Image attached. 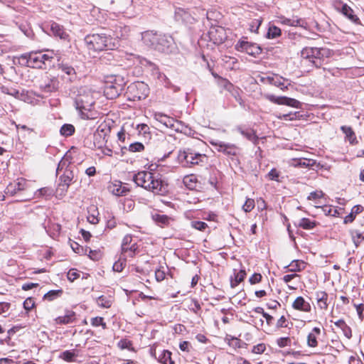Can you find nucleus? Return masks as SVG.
Here are the masks:
<instances>
[{"label":"nucleus","instance_id":"f257e3e1","mask_svg":"<svg viewBox=\"0 0 364 364\" xmlns=\"http://www.w3.org/2000/svg\"><path fill=\"white\" fill-rule=\"evenodd\" d=\"M134 181L138 186L151 191L154 194L163 196L168 191V184L159 174L156 175L149 171H140L134 175Z\"/></svg>","mask_w":364,"mask_h":364},{"label":"nucleus","instance_id":"f03ea898","mask_svg":"<svg viewBox=\"0 0 364 364\" xmlns=\"http://www.w3.org/2000/svg\"><path fill=\"white\" fill-rule=\"evenodd\" d=\"M56 57L58 60H60L58 53H55L53 50H47L46 53L42 51H31L22 54L20 59L25 61L27 66L33 68H45L46 66H50L52 60Z\"/></svg>","mask_w":364,"mask_h":364},{"label":"nucleus","instance_id":"7ed1b4c3","mask_svg":"<svg viewBox=\"0 0 364 364\" xmlns=\"http://www.w3.org/2000/svg\"><path fill=\"white\" fill-rule=\"evenodd\" d=\"M76 109L79 110L83 119H90V116L83 111H90L95 105L92 91L85 87L74 88L72 90Z\"/></svg>","mask_w":364,"mask_h":364},{"label":"nucleus","instance_id":"20e7f679","mask_svg":"<svg viewBox=\"0 0 364 364\" xmlns=\"http://www.w3.org/2000/svg\"><path fill=\"white\" fill-rule=\"evenodd\" d=\"M84 41L87 48L94 51L114 50L117 47L110 36L104 33L89 34L85 36Z\"/></svg>","mask_w":364,"mask_h":364},{"label":"nucleus","instance_id":"39448f33","mask_svg":"<svg viewBox=\"0 0 364 364\" xmlns=\"http://www.w3.org/2000/svg\"><path fill=\"white\" fill-rule=\"evenodd\" d=\"M331 55V50L327 48L305 47L301 51V58L315 68L321 67L323 60Z\"/></svg>","mask_w":364,"mask_h":364},{"label":"nucleus","instance_id":"423d86ee","mask_svg":"<svg viewBox=\"0 0 364 364\" xmlns=\"http://www.w3.org/2000/svg\"><path fill=\"white\" fill-rule=\"evenodd\" d=\"M205 157V154L196 152L192 149H186L180 150L178 154V161L183 166L196 165L202 162V159Z\"/></svg>","mask_w":364,"mask_h":364},{"label":"nucleus","instance_id":"0eeeda50","mask_svg":"<svg viewBox=\"0 0 364 364\" xmlns=\"http://www.w3.org/2000/svg\"><path fill=\"white\" fill-rule=\"evenodd\" d=\"M127 93L129 97L132 100H141L145 99L149 93V88L147 84L144 82H135L129 85L127 87Z\"/></svg>","mask_w":364,"mask_h":364},{"label":"nucleus","instance_id":"6e6552de","mask_svg":"<svg viewBox=\"0 0 364 364\" xmlns=\"http://www.w3.org/2000/svg\"><path fill=\"white\" fill-rule=\"evenodd\" d=\"M75 172L74 168L72 166H68L63 174L60 176V183H58L56 189V193L60 196H64L68 191L70 185L75 182Z\"/></svg>","mask_w":364,"mask_h":364},{"label":"nucleus","instance_id":"1a4fd4ad","mask_svg":"<svg viewBox=\"0 0 364 364\" xmlns=\"http://www.w3.org/2000/svg\"><path fill=\"white\" fill-rule=\"evenodd\" d=\"M119 82L113 85V81L107 80L104 90V94L107 99L113 100L120 95L124 90L125 82L124 78H119Z\"/></svg>","mask_w":364,"mask_h":364},{"label":"nucleus","instance_id":"9d476101","mask_svg":"<svg viewBox=\"0 0 364 364\" xmlns=\"http://www.w3.org/2000/svg\"><path fill=\"white\" fill-rule=\"evenodd\" d=\"M159 40L156 50L164 53H171L175 50L176 43L171 36L161 33Z\"/></svg>","mask_w":364,"mask_h":364},{"label":"nucleus","instance_id":"9b49d317","mask_svg":"<svg viewBox=\"0 0 364 364\" xmlns=\"http://www.w3.org/2000/svg\"><path fill=\"white\" fill-rule=\"evenodd\" d=\"M235 48L238 51L245 52L253 57L259 56L262 51L261 47L256 43H250L245 41H239L235 45Z\"/></svg>","mask_w":364,"mask_h":364},{"label":"nucleus","instance_id":"f8f14e48","mask_svg":"<svg viewBox=\"0 0 364 364\" xmlns=\"http://www.w3.org/2000/svg\"><path fill=\"white\" fill-rule=\"evenodd\" d=\"M264 97L270 102L277 105H287L294 108H301V103L299 100L294 98H290L285 96L276 97L273 95H265Z\"/></svg>","mask_w":364,"mask_h":364},{"label":"nucleus","instance_id":"ddd939ff","mask_svg":"<svg viewBox=\"0 0 364 364\" xmlns=\"http://www.w3.org/2000/svg\"><path fill=\"white\" fill-rule=\"evenodd\" d=\"M210 143L218 151L223 152L227 156H232L237 155V148L234 144L225 143L218 140H211Z\"/></svg>","mask_w":364,"mask_h":364},{"label":"nucleus","instance_id":"4468645a","mask_svg":"<svg viewBox=\"0 0 364 364\" xmlns=\"http://www.w3.org/2000/svg\"><path fill=\"white\" fill-rule=\"evenodd\" d=\"M161 34L154 31H146L141 33V40L144 45L156 50Z\"/></svg>","mask_w":364,"mask_h":364},{"label":"nucleus","instance_id":"2eb2a0df","mask_svg":"<svg viewBox=\"0 0 364 364\" xmlns=\"http://www.w3.org/2000/svg\"><path fill=\"white\" fill-rule=\"evenodd\" d=\"M264 82L269 83L279 87L282 90L288 89V86L284 85V82H288L289 80L285 79L278 75H274L272 76H267L262 79Z\"/></svg>","mask_w":364,"mask_h":364},{"label":"nucleus","instance_id":"dca6fc26","mask_svg":"<svg viewBox=\"0 0 364 364\" xmlns=\"http://www.w3.org/2000/svg\"><path fill=\"white\" fill-rule=\"evenodd\" d=\"M155 118L158 122L164 124L165 127L174 129L175 130H178V127L176 125H178L179 122L178 121L175 120L173 118L161 113L156 114Z\"/></svg>","mask_w":364,"mask_h":364},{"label":"nucleus","instance_id":"f3484780","mask_svg":"<svg viewBox=\"0 0 364 364\" xmlns=\"http://www.w3.org/2000/svg\"><path fill=\"white\" fill-rule=\"evenodd\" d=\"M58 80L55 77H47L40 85V88L45 92H52L58 88Z\"/></svg>","mask_w":364,"mask_h":364},{"label":"nucleus","instance_id":"a211bd4d","mask_svg":"<svg viewBox=\"0 0 364 364\" xmlns=\"http://www.w3.org/2000/svg\"><path fill=\"white\" fill-rule=\"evenodd\" d=\"M108 190L110 193L117 196H125L129 192V189L122 186V183L120 181H114L109 184Z\"/></svg>","mask_w":364,"mask_h":364},{"label":"nucleus","instance_id":"6ab92c4d","mask_svg":"<svg viewBox=\"0 0 364 364\" xmlns=\"http://www.w3.org/2000/svg\"><path fill=\"white\" fill-rule=\"evenodd\" d=\"M292 307L299 311L309 312L311 311V305L306 301L302 296H298L292 304Z\"/></svg>","mask_w":364,"mask_h":364},{"label":"nucleus","instance_id":"aec40b11","mask_svg":"<svg viewBox=\"0 0 364 364\" xmlns=\"http://www.w3.org/2000/svg\"><path fill=\"white\" fill-rule=\"evenodd\" d=\"M105 136L104 129H100V127H98L93 136L94 145L96 148L101 149L104 146L106 141Z\"/></svg>","mask_w":364,"mask_h":364},{"label":"nucleus","instance_id":"412c9836","mask_svg":"<svg viewBox=\"0 0 364 364\" xmlns=\"http://www.w3.org/2000/svg\"><path fill=\"white\" fill-rule=\"evenodd\" d=\"M50 31L53 36L59 37L60 39L65 40L68 37V34L65 31L63 27L55 22L50 24Z\"/></svg>","mask_w":364,"mask_h":364},{"label":"nucleus","instance_id":"4be33fe9","mask_svg":"<svg viewBox=\"0 0 364 364\" xmlns=\"http://www.w3.org/2000/svg\"><path fill=\"white\" fill-rule=\"evenodd\" d=\"M321 334V328L314 327L307 336V345L309 347L314 348L318 345L317 337Z\"/></svg>","mask_w":364,"mask_h":364},{"label":"nucleus","instance_id":"5701e85b","mask_svg":"<svg viewBox=\"0 0 364 364\" xmlns=\"http://www.w3.org/2000/svg\"><path fill=\"white\" fill-rule=\"evenodd\" d=\"M306 264L301 260H294L287 267H285L286 272H296L304 269Z\"/></svg>","mask_w":364,"mask_h":364},{"label":"nucleus","instance_id":"b1692460","mask_svg":"<svg viewBox=\"0 0 364 364\" xmlns=\"http://www.w3.org/2000/svg\"><path fill=\"white\" fill-rule=\"evenodd\" d=\"M75 319V314L73 311H68L65 315L58 316L55 318L57 324H68L73 323Z\"/></svg>","mask_w":364,"mask_h":364},{"label":"nucleus","instance_id":"393cba45","mask_svg":"<svg viewBox=\"0 0 364 364\" xmlns=\"http://www.w3.org/2000/svg\"><path fill=\"white\" fill-rule=\"evenodd\" d=\"M236 272V269H234ZM246 276L245 269H240L238 272L234 273V278L231 277L230 287L232 288L236 287L241 282L244 280Z\"/></svg>","mask_w":364,"mask_h":364},{"label":"nucleus","instance_id":"a878e982","mask_svg":"<svg viewBox=\"0 0 364 364\" xmlns=\"http://www.w3.org/2000/svg\"><path fill=\"white\" fill-rule=\"evenodd\" d=\"M316 299L318 306L321 309H326L328 307V294L325 291H319L316 293Z\"/></svg>","mask_w":364,"mask_h":364},{"label":"nucleus","instance_id":"bb28decb","mask_svg":"<svg viewBox=\"0 0 364 364\" xmlns=\"http://www.w3.org/2000/svg\"><path fill=\"white\" fill-rule=\"evenodd\" d=\"M238 132L248 140L252 141L255 144H257L259 140L258 136L252 129H242V128L237 129Z\"/></svg>","mask_w":364,"mask_h":364},{"label":"nucleus","instance_id":"cd10ccee","mask_svg":"<svg viewBox=\"0 0 364 364\" xmlns=\"http://www.w3.org/2000/svg\"><path fill=\"white\" fill-rule=\"evenodd\" d=\"M130 28L127 26H118L116 27L114 36L116 38H126L129 33Z\"/></svg>","mask_w":364,"mask_h":364},{"label":"nucleus","instance_id":"c85d7f7f","mask_svg":"<svg viewBox=\"0 0 364 364\" xmlns=\"http://www.w3.org/2000/svg\"><path fill=\"white\" fill-rule=\"evenodd\" d=\"M342 14L349 18L351 21L357 23L359 21V18L356 15L354 14L353 10L348 6L346 4H344L341 9Z\"/></svg>","mask_w":364,"mask_h":364},{"label":"nucleus","instance_id":"c756f323","mask_svg":"<svg viewBox=\"0 0 364 364\" xmlns=\"http://www.w3.org/2000/svg\"><path fill=\"white\" fill-rule=\"evenodd\" d=\"M317 223L309 218H303L297 223V226L304 230H311L316 226Z\"/></svg>","mask_w":364,"mask_h":364},{"label":"nucleus","instance_id":"7c9ffc66","mask_svg":"<svg viewBox=\"0 0 364 364\" xmlns=\"http://www.w3.org/2000/svg\"><path fill=\"white\" fill-rule=\"evenodd\" d=\"M24 181L22 179L21 181H18L16 183H10L7 188L6 191L8 193L11 195L16 194L18 191H22L24 189Z\"/></svg>","mask_w":364,"mask_h":364},{"label":"nucleus","instance_id":"2f4dec72","mask_svg":"<svg viewBox=\"0 0 364 364\" xmlns=\"http://www.w3.org/2000/svg\"><path fill=\"white\" fill-rule=\"evenodd\" d=\"M335 325L341 328L344 334V336L348 338H350L352 337V333L350 328L346 323L344 320L340 319L336 321Z\"/></svg>","mask_w":364,"mask_h":364},{"label":"nucleus","instance_id":"473e14b6","mask_svg":"<svg viewBox=\"0 0 364 364\" xmlns=\"http://www.w3.org/2000/svg\"><path fill=\"white\" fill-rule=\"evenodd\" d=\"M60 68L64 72L66 75H68L70 77L69 80L73 81L76 78V73L75 69L70 66L68 64H61L60 65Z\"/></svg>","mask_w":364,"mask_h":364},{"label":"nucleus","instance_id":"72a5a7b5","mask_svg":"<svg viewBox=\"0 0 364 364\" xmlns=\"http://www.w3.org/2000/svg\"><path fill=\"white\" fill-rule=\"evenodd\" d=\"M350 235L355 247H358L364 241V236L358 230L350 231Z\"/></svg>","mask_w":364,"mask_h":364},{"label":"nucleus","instance_id":"f704fd0d","mask_svg":"<svg viewBox=\"0 0 364 364\" xmlns=\"http://www.w3.org/2000/svg\"><path fill=\"white\" fill-rule=\"evenodd\" d=\"M97 305L102 308H109L112 306V301L110 297L106 296H100L96 301Z\"/></svg>","mask_w":364,"mask_h":364},{"label":"nucleus","instance_id":"c9c22d12","mask_svg":"<svg viewBox=\"0 0 364 364\" xmlns=\"http://www.w3.org/2000/svg\"><path fill=\"white\" fill-rule=\"evenodd\" d=\"M175 16L177 20H181L183 21H188L191 17L188 12L181 8L176 9Z\"/></svg>","mask_w":364,"mask_h":364},{"label":"nucleus","instance_id":"e433bc0d","mask_svg":"<svg viewBox=\"0 0 364 364\" xmlns=\"http://www.w3.org/2000/svg\"><path fill=\"white\" fill-rule=\"evenodd\" d=\"M341 129L346 134V137L349 140V141L351 144H353L354 141H355L356 137L355 133L350 127L342 126L341 127Z\"/></svg>","mask_w":364,"mask_h":364},{"label":"nucleus","instance_id":"4c0bfd02","mask_svg":"<svg viewBox=\"0 0 364 364\" xmlns=\"http://www.w3.org/2000/svg\"><path fill=\"white\" fill-rule=\"evenodd\" d=\"M196 177L194 175H190L185 176L183 182L188 188L194 189L196 188Z\"/></svg>","mask_w":364,"mask_h":364},{"label":"nucleus","instance_id":"58836bf2","mask_svg":"<svg viewBox=\"0 0 364 364\" xmlns=\"http://www.w3.org/2000/svg\"><path fill=\"white\" fill-rule=\"evenodd\" d=\"M281 36V29L276 26H270L267 33V38H275Z\"/></svg>","mask_w":364,"mask_h":364},{"label":"nucleus","instance_id":"ea45409f","mask_svg":"<svg viewBox=\"0 0 364 364\" xmlns=\"http://www.w3.org/2000/svg\"><path fill=\"white\" fill-rule=\"evenodd\" d=\"M159 362L162 364H173L174 362L171 359V353L169 350H164L160 355Z\"/></svg>","mask_w":364,"mask_h":364},{"label":"nucleus","instance_id":"a19ab883","mask_svg":"<svg viewBox=\"0 0 364 364\" xmlns=\"http://www.w3.org/2000/svg\"><path fill=\"white\" fill-rule=\"evenodd\" d=\"M75 132V127L73 125L70 124H65L60 128V133L61 135L65 136H69L73 135Z\"/></svg>","mask_w":364,"mask_h":364},{"label":"nucleus","instance_id":"79ce46f5","mask_svg":"<svg viewBox=\"0 0 364 364\" xmlns=\"http://www.w3.org/2000/svg\"><path fill=\"white\" fill-rule=\"evenodd\" d=\"M299 112H289L288 114H276L275 116L279 119H283L286 121H291L299 117Z\"/></svg>","mask_w":364,"mask_h":364},{"label":"nucleus","instance_id":"37998d69","mask_svg":"<svg viewBox=\"0 0 364 364\" xmlns=\"http://www.w3.org/2000/svg\"><path fill=\"white\" fill-rule=\"evenodd\" d=\"M77 356V354L74 351L70 350H65L63 351L60 358L67 362H73L75 360V358Z\"/></svg>","mask_w":364,"mask_h":364},{"label":"nucleus","instance_id":"c03bdc74","mask_svg":"<svg viewBox=\"0 0 364 364\" xmlns=\"http://www.w3.org/2000/svg\"><path fill=\"white\" fill-rule=\"evenodd\" d=\"M136 130L138 131L139 134L142 135L145 138L149 137L150 135L149 127L146 124H138Z\"/></svg>","mask_w":364,"mask_h":364},{"label":"nucleus","instance_id":"a18cd8bd","mask_svg":"<svg viewBox=\"0 0 364 364\" xmlns=\"http://www.w3.org/2000/svg\"><path fill=\"white\" fill-rule=\"evenodd\" d=\"M62 293V290H51L44 295L43 299L48 301H53L60 296Z\"/></svg>","mask_w":364,"mask_h":364},{"label":"nucleus","instance_id":"49530a36","mask_svg":"<svg viewBox=\"0 0 364 364\" xmlns=\"http://www.w3.org/2000/svg\"><path fill=\"white\" fill-rule=\"evenodd\" d=\"M137 251L138 245H136V243H133L129 246V248L127 251L122 252V254H124L125 257H132L134 256Z\"/></svg>","mask_w":364,"mask_h":364},{"label":"nucleus","instance_id":"de8ad7c7","mask_svg":"<svg viewBox=\"0 0 364 364\" xmlns=\"http://www.w3.org/2000/svg\"><path fill=\"white\" fill-rule=\"evenodd\" d=\"M316 164V161L313 159H299L296 164V166L299 167H311Z\"/></svg>","mask_w":364,"mask_h":364},{"label":"nucleus","instance_id":"09e8293b","mask_svg":"<svg viewBox=\"0 0 364 364\" xmlns=\"http://www.w3.org/2000/svg\"><path fill=\"white\" fill-rule=\"evenodd\" d=\"M191 226L200 231H204L208 228V225L205 222L196 220L191 221Z\"/></svg>","mask_w":364,"mask_h":364},{"label":"nucleus","instance_id":"8fccbe9b","mask_svg":"<svg viewBox=\"0 0 364 364\" xmlns=\"http://www.w3.org/2000/svg\"><path fill=\"white\" fill-rule=\"evenodd\" d=\"M91 324L95 327L102 326L103 329L107 328V325L104 322V318L102 317L97 316V317L92 318L91 319Z\"/></svg>","mask_w":364,"mask_h":364},{"label":"nucleus","instance_id":"3c124183","mask_svg":"<svg viewBox=\"0 0 364 364\" xmlns=\"http://www.w3.org/2000/svg\"><path fill=\"white\" fill-rule=\"evenodd\" d=\"M282 23L287 26H302L301 23H303V20L301 19H290V18H284Z\"/></svg>","mask_w":364,"mask_h":364},{"label":"nucleus","instance_id":"603ef678","mask_svg":"<svg viewBox=\"0 0 364 364\" xmlns=\"http://www.w3.org/2000/svg\"><path fill=\"white\" fill-rule=\"evenodd\" d=\"M144 149V146L141 142L132 143L129 146V151L132 152H140Z\"/></svg>","mask_w":364,"mask_h":364},{"label":"nucleus","instance_id":"864d4df0","mask_svg":"<svg viewBox=\"0 0 364 364\" xmlns=\"http://www.w3.org/2000/svg\"><path fill=\"white\" fill-rule=\"evenodd\" d=\"M255 208V200L247 198L242 206V209L245 213L250 212Z\"/></svg>","mask_w":364,"mask_h":364},{"label":"nucleus","instance_id":"5fc2aeb1","mask_svg":"<svg viewBox=\"0 0 364 364\" xmlns=\"http://www.w3.org/2000/svg\"><path fill=\"white\" fill-rule=\"evenodd\" d=\"M154 220L158 223L166 225L168 223L169 218L165 215L156 214L153 215Z\"/></svg>","mask_w":364,"mask_h":364},{"label":"nucleus","instance_id":"6e6d98bb","mask_svg":"<svg viewBox=\"0 0 364 364\" xmlns=\"http://www.w3.org/2000/svg\"><path fill=\"white\" fill-rule=\"evenodd\" d=\"M132 237L129 235H126L124 237L123 241H122V252L127 251L128 250L129 246L132 243Z\"/></svg>","mask_w":364,"mask_h":364},{"label":"nucleus","instance_id":"4d7b16f0","mask_svg":"<svg viewBox=\"0 0 364 364\" xmlns=\"http://www.w3.org/2000/svg\"><path fill=\"white\" fill-rule=\"evenodd\" d=\"M261 23H262V19H260V18H257V19L252 20L250 24V31L252 32H257Z\"/></svg>","mask_w":364,"mask_h":364},{"label":"nucleus","instance_id":"13d9d810","mask_svg":"<svg viewBox=\"0 0 364 364\" xmlns=\"http://www.w3.org/2000/svg\"><path fill=\"white\" fill-rule=\"evenodd\" d=\"M67 277L70 282H74L79 278L80 272L77 269H72L68 272Z\"/></svg>","mask_w":364,"mask_h":364},{"label":"nucleus","instance_id":"bf43d9fd","mask_svg":"<svg viewBox=\"0 0 364 364\" xmlns=\"http://www.w3.org/2000/svg\"><path fill=\"white\" fill-rule=\"evenodd\" d=\"M240 90L238 87H235L230 92L231 95L239 102L240 105H243V101L240 95Z\"/></svg>","mask_w":364,"mask_h":364},{"label":"nucleus","instance_id":"052dcab7","mask_svg":"<svg viewBox=\"0 0 364 364\" xmlns=\"http://www.w3.org/2000/svg\"><path fill=\"white\" fill-rule=\"evenodd\" d=\"M34 306L35 301L31 297L27 298L23 302V307L27 311L31 310Z\"/></svg>","mask_w":364,"mask_h":364},{"label":"nucleus","instance_id":"680f3d73","mask_svg":"<svg viewBox=\"0 0 364 364\" xmlns=\"http://www.w3.org/2000/svg\"><path fill=\"white\" fill-rule=\"evenodd\" d=\"M126 265L125 261H121V259L114 262L113 264V270L117 272H120L123 270Z\"/></svg>","mask_w":364,"mask_h":364},{"label":"nucleus","instance_id":"e2e57ef3","mask_svg":"<svg viewBox=\"0 0 364 364\" xmlns=\"http://www.w3.org/2000/svg\"><path fill=\"white\" fill-rule=\"evenodd\" d=\"M71 247L73 250L77 254H84L86 252V250H84V248L81 245H80L78 243L75 242H73L71 244Z\"/></svg>","mask_w":364,"mask_h":364},{"label":"nucleus","instance_id":"0e129e2a","mask_svg":"<svg viewBox=\"0 0 364 364\" xmlns=\"http://www.w3.org/2000/svg\"><path fill=\"white\" fill-rule=\"evenodd\" d=\"M323 196H324V194L321 191H313V192L310 193V194L307 197V199L310 200H316V199L322 198Z\"/></svg>","mask_w":364,"mask_h":364},{"label":"nucleus","instance_id":"69168bd1","mask_svg":"<svg viewBox=\"0 0 364 364\" xmlns=\"http://www.w3.org/2000/svg\"><path fill=\"white\" fill-rule=\"evenodd\" d=\"M221 85L223 87L225 90L228 91L230 93L233 90L235 87L228 80H223L221 82Z\"/></svg>","mask_w":364,"mask_h":364},{"label":"nucleus","instance_id":"338daca9","mask_svg":"<svg viewBox=\"0 0 364 364\" xmlns=\"http://www.w3.org/2000/svg\"><path fill=\"white\" fill-rule=\"evenodd\" d=\"M262 275L259 273H255L250 279L249 282L251 284H258L262 280Z\"/></svg>","mask_w":364,"mask_h":364},{"label":"nucleus","instance_id":"774afa93","mask_svg":"<svg viewBox=\"0 0 364 364\" xmlns=\"http://www.w3.org/2000/svg\"><path fill=\"white\" fill-rule=\"evenodd\" d=\"M268 177L270 180L279 181V173L275 168H272L268 173Z\"/></svg>","mask_w":364,"mask_h":364}]
</instances>
